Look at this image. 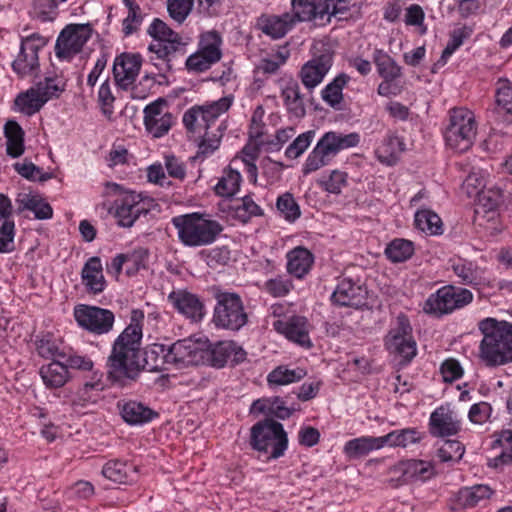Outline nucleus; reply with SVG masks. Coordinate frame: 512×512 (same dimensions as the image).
Returning a JSON list of instances; mask_svg holds the SVG:
<instances>
[{
    "label": "nucleus",
    "mask_w": 512,
    "mask_h": 512,
    "mask_svg": "<svg viewBox=\"0 0 512 512\" xmlns=\"http://www.w3.org/2000/svg\"><path fill=\"white\" fill-rule=\"evenodd\" d=\"M144 315L133 310L130 324L114 340L107 359L109 377L113 380H135L141 372V340Z\"/></svg>",
    "instance_id": "nucleus-1"
},
{
    "label": "nucleus",
    "mask_w": 512,
    "mask_h": 512,
    "mask_svg": "<svg viewBox=\"0 0 512 512\" xmlns=\"http://www.w3.org/2000/svg\"><path fill=\"white\" fill-rule=\"evenodd\" d=\"M153 41L148 46L150 62L158 69L160 75L175 69L176 61L186 54V43L164 21L155 18L147 29Z\"/></svg>",
    "instance_id": "nucleus-2"
},
{
    "label": "nucleus",
    "mask_w": 512,
    "mask_h": 512,
    "mask_svg": "<svg viewBox=\"0 0 512 512\" xmlns=\"http://www.w3.org/2000/svg\"><path fill=\"white\" fill-rule=\"evenodd\" d=\"M479 330L483 335L479 356L487 366L512 362V323L485 318L479 322Z\"/></svg>",
    "instance_id": "nucleus-3"
},
{
    "label": "nucleus",
    "mask_w": 512,
    "mask_h": 512,
    "mask_svg": "<svg viewBox=\"0 0 512 512\" xmlns=\"http://www.w3.org/2000/svg\"><path fill=\"white\" fill-rule=\"evenodd\" d=\"M180 243L196 248L213 244L223 231V226L209 215L193 212L172 218Z\"/></svg>",
    "instance_id": "nucleus-4"
},
{
    "label": "nucleus",
    "mask_w": 512,
    "mask_h": 512,
    "mask_svg": "<svg viewBox=\"0 0 512 512\" xmlns=\"http://www.w3.org/2000/svg\"><path fill=\"white\" fill-rule=\"evenodd\" d=\"M359 142L360 135L356 132H326L306 158L302 167L303 175H309L328 165L341 150L355 147Z\"/></svg>",
    "instance_id": "nucleus-5"
},
{
    "label": "nucleus",
    "mask_w": 512,
    "mask_h": 512,
    "mask_svg": "<svg viewBox=\"0 0 512 512\" xmlns=\"http://www.w3.org/2000/svg\"><path fill=\"white\" fill-rule=\"evenodd\" d=\"M249 444L267 460H274L285 454L288 448V436L280 422L264 419L251 427Z\"/></svg>",
    "instance_id": "nucleus-6"
},
{
    "label": "nucleus",
    "mask_w": 512,
    "mask_h": 512,
    "mask_svg": "<svg viewBox=\"0 0 512 512\" xmlns=\"http://www.w3.org/2000/svg\"><path fill=\"white\" fill-rule=\"evenodd\" d=\"M477 125L475 116L467 108H453L449 112V123L444 131L446 145L456 152H466L475 140Z\"/></svg>",
    "instance_id": "nucleus-7"
},
{
    "label": "nucleus",
    "mask_w": 512,
    "mask_h": 512,
    "mask_svg": "<svg viewBox=\"0 0 512 512\" xmlns=\"http://www.w3.org/2000/svg\"><path fill=\"white\" fill-rule=\"evenodd\" d=\"M214 297L216 304L212 323L216 328L236 332L247 324L248 314L240 295L234 292L217 291Z\"/></svg>",
    "instance_id": "nucleus-8"
},
{
    "label": "nucleus",
    "mask_w": 512,
    "mask_h": 512,
    "mask_svg": "<svg viewBox=\"0 0 512 512\" xmlns=\"http://www.w3.org/2000/svg\"><path fill=\"white\" fill-rule=\"evenodd\" d=\"M386 350L400 358L401 364H408L417 354V344L412 334V327L408 317L399 314L396 323L384 338Z\"/></svg>",
    "instance_id": "nucleus-9"
},
{
    "label": "nucleus",
    "mask_w": 512,
    "mask_h": 512,
    "mask_svg": "<svg viewBox=\"0 0 512 512\" xmlns=\"http://www.w3.org/2000/svg\"><path fill=\"white\" fill-rule=\"evenodd\" d=\"M473 301L470 290L453 285H446L432 293L425 301L423 310L437 317L450 314Z\"/></svg>",
    "instance_id": "nucleus-10"
},
{
    "label": "nucleus",
    "mask_w": 512,
    "mask_h": 512,
    "mask_svg": "<svg viewBox=\"0 0 512 512\" xmlns=\"http://www.w3.org/2000/svg\"><path fill=\"white\" fill-rule=\"evenodd\" d=\"M93 34L91 24H68L59 33L54 51L59 60L71 61L79 54Z\"/></svg>",
    "instance_id": "nucleus-11"
},
{
    "label": "nucleus",
    "mask_w": 512,
    "mask_h": 512,
    "mask_svg": "<svg viewBox=\"0 0 512 512\" xmlns=\"http://www.w3.org/2000/svg\"><path fill=\"white\" fill-rule=\"evenodd\" d=\"M73 316L80 328L94 335L108 334L115 322V315L111 310L87 304L76 305Z\"/></svg>",
    "instance_id": "nucleus-12"
},
{
    "label": "nucleus",
    "mask_w": 512,
    "mask_h": 512,
    "mask_svg": "<svg viewBox=\"0 0 512 512\" xmlns=\"http://www.w3.org/2000/svg\"><path fill=\"white\" fill-rule=\"evenodd\" d=\"M221 38L216 31H208L201 35L199 50L191 54L185 61L188 71L200 73L208 70L221 59Z\"/></svg>",
    "instance_id": "nucleus-13"
},
{
    "label": "nucleus",
    "mask_w": 512,
    "mask_h": 512,
    "mask_svg": "<svg viewBox=\"0 0 512 512\" xmlns=\"http://www.w3.org/2000/svg\"><path fill=\"white\" fill-rule=\"evenodd\" d=\"M47 43L48 40L38 33L22 38L19 53L12 62L13 71L22 78L37 73L40 67L38 52Z\"/></svg>",
    "instance_id": "nucleus-14"
},
{
    "label": "nucleus",
    "mask_w": 512,
    "mask_h": 512,
    "mask_svg": "<svg viewBox=\"0 0 512 512\" xmlns=\"http://www.w3.org/2000/svg\"><path fill=\"white\" fill-rule=\"evenodd\" d=\"M170 364L178 368L197 366L206 363L207 343L193 338L176 341L169 346Z\"/></svg>",
    "instance_id": "nucleus-15"
},
{
    "label": "nucleus",
    "mask_w": 512,
    "mask_h": 512,
    "mask_svg": "<svg viewBox=\"0 0 512 512\" xmlns=\"http://www.w3.org/2000/svg\"><path fill=\"white\" fill-rule=\"evenodd\" d=\"M173 124V115L168 110L167 101L159 98L144 109V125L155 138L168 133Z\"/></svg>",
    "instance_id": "nucleus-16"
},
{
    "label": "nucleus",
    "mask_w": 512,
    "mask_h": 512,
    "mask_svg": "<svg viewBox=\"0 0 512 512\" xmlns=\"http://www.w3.org/2000/svg\"><path fill=\"white\" fill-rule=\"evenodd\" d=\"M149 209L140 194L129 192L115 201L114 216L117 224L124 228L134 225L141 215H146Z\"/></svg>",
    "instance_id": "nucleus-17"
},
{
    "label": "nucleus",
    "mask_w": 512,
    "mask_h": 512,
    "mask_svg": "<svg viewBox=\"0 0 512 512\" xmlns=\"http://www.w3.org/2000/svg\"><path fill=\"white\" fill-rule=\"evenodd\" d=\"M368 291L364 285L344 278L336 286L330 299L339 307L361 308L367 303Z\"/></svg>",
    "instance_id": "nucleus-18"
},
{
    "label": "nucleus",
    "mask_w": 512,
    "mask_h": 512,
    "mask_svg": "<svg viewBox=\"0 0 512 512\" xmlns=\"http://www.w3.org/2000/svg\"><path fill=\"white\" fill-rule=\"evenodd\" d=\"M294 12L281 15L262 14L256 20V28L273 40L285 37L297 23H301Z\"/></svg>",
    "instance_id": "nucleus-19"
},
{
    "label": "nucleus",
    "mask_w": 512,
    "mask_h": 512,
    "mask_svg": "<svg viewBox=\"0 0 512 512\" xmlns=\"http://www.w3.org/2000/svg\"><path fill=\"white\" fill-rule=\"evenodd\" d=\"M333 65V52L325 51L306 62L299 73L302 84L313 90L324 79Z\"/></svg>",
    "instance_id": "nucleus-20"
},
{
    "label": "nucleus",
    "mask_w": 512,
    "mask_h": 512,
    "mask_svg": "<svg viewBox=\"0 0 512 512\" xmlns=\"http://www.w3.org/2000/svg\"><path fill=\"white\" fill-rule=\"evenodd\" d=\"M142 58L139 54L122 53L113 63V75L117 85L127 90L139 75Z\"/></svg>",
    "instance_id": "nucleus-21"
},
{
    "label": "nucleus",
    "mask_w": 512,
    "mask_h": 512,
    "mask_svg": "<svg viewBox=\"0 0 512 512\" xmlns=\"http://www.w3.org/2000/svg\"><path fill=\"white\" fill-rule=\"evenodd\" d=\"M333 0H291V10L300 22L324 25Z\"/></svg>",
    "instance_id": "nucleus-22"
},
{
    "label": "nucleus",
    "mask_w": 512,
    "mask_h": 512,
    "mask_svg": "<svg viewBox=\"0 0 512 512\" xmlns=\"http://www.w3.org/2000/svg\"><path fill=\"white\" fill-rule=\"evenodd\" d=\"M168 301L182 315L201 321L205 315V306L201 299L187 290H174L168 295Z\"/></svg>",
    "instance_id": "nucleus-23"
},
{
    "label": "nucleus",
    "mask_w": 512,
    "mask_h": 512,
    "mask_svg": "<svg viewBox=\"0 0 512 512\" xmlns=\"http://www.w3.org/2000/svg\"><path fill=\"white\" fill-rule=\"evenodd\" d=\"M274 327L288 340L305 349L313 346L309 336V323L303 316H292L287 321H276Z\"/></svg>",
    "instance_id": "nucleus-24"
},
{
    "label": "nucleus",
    "mask_w": 512,
    "mask_h": 512,
    "mask_svg": "<svg viewBox=\"0 0 512 512\" xmlns=\"http://www.w3.org/2000/svg\"><path fill=\"white\" fill-rule=\"evenodd\" d=\"M429 426L434 436H453L460 430V420L448 406H440L432 412Z\"/></svg>",
    "instance_id": "nucleus-25"
},
{
    "label": "nucleus",
    "mask_w": 512,
    "mask_h": 512,
    "mask_svg": "<svg viewBox=\"0 0 512 512\" xmlns=\"http://www.w3.org/2000/svg\"><path fill=\"white\" fill-rule=\"evenodd\" d=\"M117 408L123 421L131 426H141L158 417L156 411L135 400H121Z\"/></svg>",
    "instance_id": "nucleus-26"
},
{
    "label": "nucleus",
    "mask_w": 512,
    "mask_h": 512,
    "mask_svg": "<svg viewBox=\"0 0 512 512\" xmlns=\"http://www.w3.org/2000/svg\"><path fill=\"white\" fill-rule=\"evenodd\" d=\"M280 88L284 106L290 117L303 118L306 108L299 83L293 78L282 79Z\"/></svg>",
    "instance_id": "nucleus-27"
},
{
    "label": "nucleus",
    "mask_w": 512,
    "mask_h": 512,
    "mask_svg": "<svg viewBox=\"0 0 512 512\" xmlns=\"http://www.w3.org/2000/svg\"><path fill=\"white\" fill-rule=\"evenodd\" d=\"M82 283L90 294H100L106 288V280L103 275V267L99 257L89 258L81 271Z\"/></svg>",
    "instance_id": "nucleus-28"
},
{
    "label": "nucleus",
    "mask_w": 512,
    "mask_h": 512,
    "mask_svg": "<svg viewBox=\"0 0 512 512\" xmlns=\"http://www.w3.org/2000/svg\"><path fill=\"white\" fill-rule=\"evenodd\" d=\"M169 346L153 343L142 351L141 371L158 372L165 370V365L170 364Z\"/></svg>",
    "instance_id": "nucleus-29"
},
{
    "label": "nucleus",
    "mask_w": 512,
    "mask_h": 512,
    "mask_svg": "<svg viewBox=\"0 0 512 512\" xmlns=\"http://www.w3.org/2000/svg\"><path fill=\"white\" fill-rule=\"evenodd\" d=\"M101 473L115 483L130 484L137 478V467L128 461L115 459L106 462Z\"/></svg>",
    "instance_id": "nucleus-30"
},
{
    "label": "nucleus",
    "mask_w": 512,
    "mask_h": 512,
    "mask_svg": "<svg viewBox=\"0 0 512 512\" xmlns=\"http://www.w3.org/2000/svg\"><path fill=\"white\" fill-rule=\"evenodd\" d=\"M380 449H382L380 436H361L347 441L344 444L343 453L348 459L356 460Z\"/></svg>",
    "instance_id": "nucleus-31"
},
{
    "label": "nucleus",
    "mask_w": 512,
    "mask_h": 512,
    "mask_svg": "<svg viewBox=\"0 0 512 512\" xmlns=\"http://www.w3.org/2000/svg\"><path fill=\"white\" fill-rule=\"evenodd\" d=\"M39 374L48 389L63 387L69 379L67 365L59 360H53L49 364L43 365L39 370Z\"/></svg>",
    "instance_id": "nucleus-32"
},
{
    "label": "nucleus",
    "mask_w": 512,
    "mask_h": 512,
    "mask_svg": "<svg viewBox=\"0 0 512 512\" xmlns=\"http://www.w3.org/2000/svg\"><path fill=\"white\" fill-rule=\"evenodd\" d=\"M314 261L313 254L304 247H296L287 254V271L297 278L305 276Z\"/></svg>",
    "instance_id": "nucleus-33"
},
{
    "label": "nucleus",
    "mask_w": 512,
    "mask_h": 512,
    "mask_svg": "<svg viewBox=\"0 0 512 512\" xmlns=\"http://www.w3.org/2000/svg\"><path fill=\"white\" fill-rule=\"evenodd\" d=\"M399 470L406 482L426 481L434 473L433 466L423 460L410 459L400 463Z\"/></svg>",
    "instance_id": "nucleus-34"
},
{
    "label": "nucleus",
    "mask_w": 512,
    "mask_h": 512,
    "mask_svg": "<svg viewBox=\"0 0 512 512\" xmlns=\"http://www.w3.org/2000/svg\"><path fill=\"white\" fill-rule=\"evenodd\" d=\"M241 182V173L230 164L222 171L221 177L214 186V191L218 196L230 198L240 190Z\"/></svg>",
    "instance_id": "nucleus-35"
},
{
    "label": "nucleus",
    "mask_w": 512,
    "mask_h": 512,
    "mask_svg": "<svg viewBox=\"0 0 512 512\" xmlns=\"http://www.w3.org/2000/svg\"><path fill=\"white\" fill-rule=\"evenodd\" d=\"M372 59L382 79L397 80L402 76V67L383 49H375Z\"/></svg>",
    "instance_id": "nucleus-36"
},
{
    "label": "nucleus",
    "mask_w": 512,
    "mask_h": 512,
    "mask_svg": "<svg viewBox=\"0 0 512 512\" xmlns=\"http://www.w3.org/2000/svg\"><path fill=\"white\" fill-rule=\"evenodd\" d=\"M351 77L346 73L338 74L321 91L322 100L330 107L338 109L343 101V89Z\"/></svg>",
    "instance_id": "nucleus-37"
},
{
    "label": "nucleus",
    "mask_w": 512,
    "mask_h": 512,
    "mask_svg": "<svg viewBox=\"0 0 512 512\" xmlns=\"http://www.w3.org/2000/svg\"><path fill=\"white\" fill-rule=\"evenodd\" d=\"M306 374L302 368L289 369L285 365H280L268 373L267 383L270 387L289 385L299 382Z\"/></svg>",
    "instance_id": "nucleus-38"
},
{
    "label": "nucleus",
    "mask_w": 512,
    "mask_h": 512,
    "mask_svg": "<svg viewBox=\"0 0 512 512\" xmlns=\"http://www.w3.org/2000/svg\"><path fill=\"white\" fill-rule=\"evenodd\" d=\"M7 139L6 152L12 158L20 157L24 153V131L16 121H8L4 126Z\"/></svg>",
    "instance_id": "nucleus-39"
},
{
    "label": "nucleus",
    "mask_w": 512,
    "mask_h": 512,
    "mask_svg": "<svg viewBox=\"0 0 512 512\" xmlns=\"http://www.w3.org/2000/svg\"><path fill=\"white\" fill-rule=\"evenodd\" d=\"M491 495L492 490L488 485L479 484L461 489L458 500L464 508H472L486 502Z\"/></svg>",
    "instance_id": "nucleus-40"
},
{
    "label": "nucleus",
    "mask_w": 512,
    "mask_h": 512,
    "mask_svg": "<svg viewBox=\"0 0 512 512\" xmlns=\"http://www.w3.org/2000/svg\"><path fill=\"white\" fill-rule=\"evenodd\" d=\"M421 439L420 433L415 428H405L393 430L386 435L380 436L382 448L389 447H407L415 444Z\"/></svg>",
    "instance_id": "nucleus-41"
},
{
    "label": "nucleus",
    "mask_w": 512,
    "mask_h": 512,
    "mask_svg": "<svg viewBox=\"0 0 512 512\" xmlns=\"http://www.w3.org/2000/svg\"><path fill=\"white\" fill-rule=\"evenodd\" d=\"M496 446L501 447L502 451L491 461L490 465L498 467L503 464H512V420L498 434L493 444V447Z\"/></svg>",
    "instance_id": "nucleus-42"
},
{
    "label": "nucleus",
    "mask_w": 512,
    "mask_h": 512,
    "mask_svg": "<svg viewBox=\"0 0 512 512\" xmlns=\"http://www.w3.org/2000/svg\"><path fill=\"white\" fill-rule=\"evenodd\" d=\"M404 150L402 139L396 135H388L377 149L378 159L388 165L394 164Z\"/></svg>",
    "instance_id": "nucleus-43"
},
{
    "label": "nucleus",
    "mask_w": 512,
    "mask_h": 512,
    "mask_svg": "<svg viewBox=\"0 0 512 512\" xmlns=\"http://www.w3.org/2000/svg\"><path fill=\"white\" fill-rule=\"evenodd\" d=\"M45 103V99L36 87L20 93L15 99V105L19 111L29 116L38 112Z\"/></svg>",
    "instance_id": "nucleus-44"
},
{
    "label": "nucleus",
    "mask_w": 512,
    "mask_h": 512,
    "mask_svg": "<svg viewBox=\"0 0 512 512\" xmlns=\"http://www.w3.org/2000/svg\"><path fill=\"white\" fill-rule=\"evenodd\" d=\"M415 226L422 232L430 235L442 233V221L440 217L429 209H421L415 213Z\"/></svg>",
    "instance_id": "nucleus-45"
},
{
    "label": "nucleus",
    "mask_w": 512,
    "mask_h": 512,
    "mask_svg": "<svg viewBox=\"0 0 512 512\" xmlns=\"http://www.w3.org/2000/svg\"><path fill=\"white\" fill-rule=\"evenodd\" d=\"M453 272L465 285L476 286L481 283V271L472 262L459 259L452 265Z\"/></svg>",
    "instance_id": "nucleus-46"
},
{
    "label": "nucleus",
    "mask_w": 512,
    "mask_h": 512,
    "mask_svg": "<svg viewBox=\"0 0 512 512\" xmlns=\"http://www.w3.org/2000/svg\"><path fill=\"white\" fill-rule=\"evenodd\" d=\"M413 254V242L402 238L392 240L385 249V255L394 263L404 262L410 259Z\"/></svg>",
    "instance_id": "nucleus-47"
},
{
    "label": "nucleus",
    "mask_w": 512,
    "mask_h": 512,
    "mask_svg": "<svg viewBox=\"0 0 512 512\" xmlns=\"http://www.w3.org/2000/svg\"><path fill=\"white\" fill-rule=\"evenodd\" d=\"M234 341H220L210 349L207 347L206 362L209 361L213 367L222 368L232 357Z\"/></svg>",
    "instance_id": "nucleus-48"
},
{
    "label": "nucleus",
    "mask_w": 512,
    "mask_h": 512,
    "mask_svg": "<svg viewBox=\"0 0 512 512\" xmlns=\"http://www.w3.org/2000/svg\"><path fill=\"white\" fill-rule=\"evenodd\" d=\"M204 116L201 114L199 105L189 108L183 115V124L188 133L192 136H201L209 132L208 124H206Z\"/></svg>",
    "instance_id": "nucleus-49"
},
{
    "label": "nucleus",
    "mask_w": 512,
    "mask_h": 512,
    "mask_svg": "<svg viewBox=\"0 0 512 512\" xmlns=\"http://www.w3.org/2000/svg\"><path fill=\"white\" fill-rule=\"evenodd\" d=\"M233 103V96H225L220 98L217 101H213L211 103H207L204 105H199L201 109V114L204 116V120L206 124H208V128H211V125L219 118L220 115L227 112Z\"/></svg>",
    "instance_id": "nucleus-50"
},
{
    "label": "nucleus",
    "mask_w": 512,
    "mask_h": 512,
    "mask_svg": "<svg viewBox=\"0 0 512 512\" xmlns=\"http://www.w3.org/2000/svg\"><path fill=\"white\" fill-rule=\"evenodd\" d=\"M217 133H204L201 136L195 137L196 139H200V142L198 144V151L197 154L192 157V160L198 159V158H206L213 154L220 145L221 138L223 136V131L221 129V125L217 128Z\"/></svg>",
    "instance_id": "nucleus-51"
},
{
    "label": "nucleus",
    "mask_w": 512,
    "mask_h": 512,
    "mask_svg": "<svg viewBox=\"0 0 512 512\" xmlns=\"http://www.w3.org/2000/svg\"><path fill=\"white\" fill-rule=\"evenodd\" d=\"M496 109L512 115V82L508 79H499L495 92Z\"/></svg>",
    "instance_id": "nucleus-52"
},
{
    "label": "nucleus",
    "mask_w": 512,
    "mask_h": 512,
    "mask_svg": "<svg viewBox=\"0 0 512 512\" xmlns=\"http://www.w3.org/2000/svg\"><path fill=\"white\" fill-rule=\"evenodd\" d=\"M37 90L45 99V102L52 98H58L66 88V80L60 76L45 77L36 85Z\"/></svg>",
    "instance_id": "nucleus-53"
},
{
    "label": "nucleus",
    "mask_w": 512,
    "mask_h": 512,
    "mask_svg": "<svg viewBox=\"0 0 512 512\" xmlns=\"http://www.w3.org/2000/svg\"><path fill=\"white\" fill-rule=\"evenodd\" d=\"M276 207L280 215L290 223L295 222L301 216L300 207L293 195L289 192L277 198Z\"/></svg>",
    "instance_id": "nucleus-54"
},
{
    "label": "nucleus",
    "mask_w": 512,
    "mask_h": 512,
    "mask_svg": "<svg viewBox=\"0 0 512 512\" xmlns=\"http://www.w3.org/2000/svg\"><path fill=\"white\" fill-rule=\"evenodd\" d=\"M263 209L253 200L251 195H245L234 207V217L242 223H247L252 217L262 216Z\"/></svg>",
    "instance_id": "nucleus-55"
},
{
    "label": "nucleus",
    "mask_w": 512,
    "mask_h": 512,
    "mask_svg": "<svg viewBox=\"0 0 512 512\" xmlns=\"http://www.w3.org/2000/svg\"><path fill=\"white\" fill-rule=\"evenodd\" d=\"M15 222L13 218L0 219V253H11L15 249Z\"/></svg>",
    "instance_id": "nucleus-56"
},
{
    "label": "nucleus",
    "mask_w": 512,
    "mask_h": 512,
    "mask_svg": "<svg viewBox=\"0 0 512 512\" xmlns=\"http://www.w3.org/2000/svg\"><path fill=\"white\" fill-rule=\"evenodd\" d=\"M13 167L18 174L28 180L45 182L53 177L52 173L42 172L40 167L27 160L15 163Z\"/></svg>",
    "instance_id": "nucleus-57"
},
{
    "label": "nucleus",
    "mask_w": 512,
    "mask_h": 512,
    "mask_svg": "<svg viewBox=\"0 0 512 512\" xmlns=\"http://www.w3.org/2000/svg\"><path fill=\"white\" fill-rule=\"evenodd\" d=\"M504 200V191L498 185L485 187L478 197L479 203L489 211L495 210Z\"/></svg>",
    "instance_id": "nucleus-58"
},
{
    "label": "nucleus",
    "mask_w": 512,
    "mask_h": 512,
    "mask_svg": "<svg viewBox=\"0 0 512 512\" xmlns=\"http://www.w3.org/2000/svg\"><path fill=\"white\" fill-rule=\"evenodd\" d=\"M472 31L468 27L454 29L450 34V39L442 52L440 61L443 63L463 44L464 40L469 38Z\"/></svg>",
    "instance_id": "nucleus-59"
},
{
    "label": "nucleus",
    "mask_w": 512,
    "mask_h": 512,
    "mask_svg": "<svg viewBox=\"0 0 512 512\" xmlns=\"http://www.w3.org/2000/svg\"><path fill=\"white\" fill-rule=\"evenodd\" d=\"M194 0H167L169 16L179 24H182L191 13Z\"/></svg>",
    "instance_id": "nucleus-60"
},
{
    "label": "nucleus",
    "mask_w": 512,
    "mask_h": 512,
    "mask_svg": "<svg viewBox=\"0 0 512 512\" xmlns=\"http://www.w3.org/2000/svg\"><path fill=\"white\" fill-rule=\"evenodd\" d=\"M315 136V131L309 130L298 137L286 148L285 155L290 159H296L301 156L310 146Z\"/></svg>",
    "instance_id": "nucleus-61"
},
{
    "label": "nucleus",
    "mask_w": 512,
    "mask_h": 512,
    "mask_svg": "<svg viewBox=\"0 0 512 512\" xmlns=\"http://www.w3.org/2000/svg\"><path fill=\"white\" fill-rule=\"evenodd\" d=\"M32 9L34 16L41 22H52L58 16L52 0H33Z\"/></svg>",
    "instance_id": "nucleus-62"
},
{
    "label": "nucleus",
    "mask_w": 512,
    "mask_h": 512,
    "mask_svg": "<svg viewBox=\"0 0 512 512\" xmlns=\"http://www.w3.org/2000/svg\"><path fill=\"white\" fill-rule=\"evenodd\" d=\"M293 284L291 280L285 276H277L267 280L264 284V289L273 297H284L292 289Z\"/></svg>",
    "instance_id": "nucleus-63"
},
{
    "label": "nucleus",
    "mask_w": 512,
    "mask_h": 512,
    "mask_svg": "<svg viewBox=\"0 0 512 512\" xmlns=\"http://www.w3.org/2000/svg\"><path fill=\"white\" fill-rule=\"evenodd\" d=\"M486 187L485 179L476 172H471L462 183V191L469 197H479Z\"/></svg>",
    "instance_id": "nucleus-64"
}]
</instances>
